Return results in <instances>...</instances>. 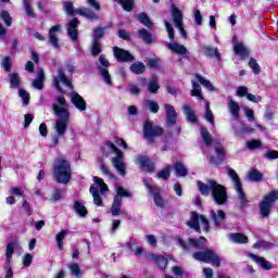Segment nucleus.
I'll return each instance as SVG.
<instances>
[{"instance_id":"5fc2aeb1","label":"nucleus","mask_w":278,"mask_h":278,"mask_svg":"<svg viewBox=\"0 0 278 278\" xmlns=\"http://www.w3.org/2000/svg\"><path fill=\"white\" fill-rule=\"evenodd\" d=\"M68 268L71 270V274L74 275V277H79V275L81 273V268L79 267V264L72 263L68 265Z\"/></svg>"},{"instance_id":"f03ea898","label":"nucleus","mask_w":278,"mask_h":278,"mask_svg":"<svg viewBox=\"0 0 278 278\" xmlns=\"http://www.w3.org/2000/svg\"><path fill=\"white\" fill-rule=\"evenodd\" d=\"M198 188L204 197H207L211 192L215 203L217 205H224L227 201V189L223 185H219L215 180H208L207 185L198 181Z\"/></svg>"},{"instance_id":"338daca9","label":"nucleus","mask_w":278,"mask_h":278,"mask_svg":"<svg viewBox=\"0 0 278 278\" xmlns=\"http://www.w3.org/2000/svg\"><path fill=\"white\" fill-rule=\"evenodd\" d=\"M5 276L4 278H14V270H12V265L4 264Z\"/></svg>"},{"instance_id":"49530a36","label":"nucleus","mask_w":278,"mask_h":278,"mask_svg":"<svg viewBox=\"0 0 278 278\" xmlns=\"http://www.w3.org/2000/svg\"><path fill=\"white\" fill-rule=\"evenodd\" d=\"M250 181H262V173L257 169H251L248 174Z\"/></svg>"},{"instance_id":"20e7f679","label":"nucleus","mask_w":278,"mask_h":278,"mask_svg":"<svg viewBox=\"0 0 278 278\" xmlns=\"http://www.w3.org/2000/svg\"><path fill=\"white\" fill-rule=\"evenodd\" d=\"M53 177L58 184L66 185L73 177V169L71 168V162L64 157L56 159L53 166Z\"/></svg>"},{"instance_id":"8fccbe9b","label":"nucleus","mask_w":278,"mask_h":278,"mask_svg":"<svg viewBox=\"0 0 278 278\" xmlns=\"http://www.w3.org/2000/svg\"><path fill=\"white\" fill-rule=\"evenodd\" d=\"M24 8L27 16L36 18V13H34V10L31 9V0H24Z\"/></svg>"},{"instance_id":"4468645a","label":"nucleus","mask_w":278,"mask_h":278,"mask_svg":"<svg viewBox=\"0 0 278 278\" xmlns=\"http://www.w3.org/2000/svg\"><path fill=\"white\" fill-rule=\"evenodd\" d=\"M99 62L101 64V66L98 67L99 73H100L104 84H106L108 86H112V76L110 75V72L108 71V66H110V61H108V59H105L104 55H100Z\"/></svg>"},{"instance_id":"bf43d9fd","label":"nucleus","mask_w":278,"mask_h":278,"mask_svg":"<svg viewBox=\"0 0 278 278\" xmlns=\"http://www.w3.org/2000/svg\"><path fill=\"white\" fill-rule=\"evenodd\" d=\"M170 177V165L157 173L159 179H168Z\"/></svg>"},{"instance_id":"6ab92c4d","label":"nucleus","mask_w":278,"mask_h":278,"mask_svg":"<svg viewBox=\"0 0 278 278\" xmlns=\"http://www.w3.org/2000/svg\"><path fill=\"white\" fill-rule=\"evenodd\" d=\"M113 53L117 62H134L135 60L132 54L129 53V51L121 49L118 47L113 48Z\"/></svg>"},{"instance_id":"473e14b6","label":"nucleus","mask_w":278,"mask_h":278,"mask_svg":"<svg viewBox=\"0 0 278 278\" xmlns=\"http://www.w3.org/2000/svg\"><path fill=\"white\" fill-rule=\"evenodd\" d=\"M33 88L37 90H42L45 88V71L39 70L37 72V78L33 81Z\"/></svg>"},{"instance_id":"72a5a7b5","label":"nucleus","mask_w":278,"mask_h":278,"mask_svg":"<svg viewBox=\"0 0 278 278\" xmlns=\"http://www.w3.org/2000/svg\"><path fill=\"white\" fill-rule=\"evenodd\" d=\"M233 51L237 55H239V58H247V55H249V48L242 42L235 43Z\"/></svg>"},{"instance_id":"412c9836","label":"nucleus","mask_w":278,"mask_h":278,"mask_svg":"<svg viewBox=\"0 0 278 278\" xmlns=\"http://www.w3.org/2000/svg\"><path fill=\"white\" fill-rule=\"evenodd\" d=\"M166 47L176 55H187V53H189L188 49L177 41L166 42Z\"/></svg>"},{"instance_id":"a211bd4d","label":"nucleus","mask_w":278,"mask_h":278,"mask_svg":"<svg viewBox=\"0 0 278 278\" xmlns=\"http://www.w3.org/2000/svg\"><path fill=\"white\" fill-rule=\"evenodd\" d=\"M210 217H211V220L213 222L214 227H216L217 229H220V227H223V225L227 218V215L224 213V211L212 210L210 212Z\"/></svg>"},{"instance_id":"69168bd1","label":"nucleus","mask_w":278,"mask_h":278,"mask_svg":"<svg viewBox=\"0 0 278 278\" xmlns=\"http://www.w3.org/2000/svg\"><path fill=\"white\" fill-rule=\"evenodd\" d=\"M249 66L256 75L260 73V65L255 59H250Z\"/></svg>"},{"instance_id":"c03bdc74","label":"nucleus","mask_w":278,"mask_h":278,"mask_svg":"<svg viewBox=\"0 0 278 278\" xmlns=\"http://www.w3.org/2000/svg\"><path fill=\"white\" fill-rule=\"evenodd\" d=\"M11 88H18L21 86V76L16 73L9 74Z\"/></svg>"},{"instance_id":"423d86ee","label":"nucleus","mask_w":278,"mask_h":278,"mask_svg":"<svg viewBox=\"0 0 278 278\" xmlns=\"http://www.w3.org/2000/svg\"><path fill=\"white\" fill-rule=\"evenodd\" d=\"M188 227H191V229H194L195 231L200 232L201 229L203 231H210V222L205 216L199 215L197 213H192L190 220L187 222Z\"/></svg>"},{"instance_id":"c85d7f7f","label":"nucleus","mask_w":278,"mask_h":278,"mask_svg":"<svg viewBox=\"0 0 278 278\" xmlns=\"http://www.w3.org/2000/svg\"><path fill=\"white\" fill-rule=\"evenodd\" d=\"M235 131V136L237 138H244L245 134H253L255 131L254 128H251L250 126H247L245 124H241L238 128L232 127Z\"/></svg>"},{"instance_id":"0eeeda50","label":"nucleus","mask_w":278,"mask_h":278,"mask_svg":"<svg viewBox=\"0 0 278 278\" xmlns=\"http://www.w3.org/2000/svg\"><path fill=\"white\" fill-rule=\"evenodd\" d=\"M93 181L96 185L90 187V192L93 197V202L96 205H103V200H101V195L99 194V190L101 194L108 192V185L103 181V178L94 177Z\"/></svg>"},{"instance_id":"79ce46f5","label":"nucleus","mask_w":278,"mask_h":278,"mask_svg":"<svg viewBox=\"0 0 278 278\" xmlns=\"http://www.w3.org/2000/svg\"><path fill=\"white\" fill-rule=\"evenodd\" d=\"M195 79L206 88V90H210V92H214V85H212V81L203 78L201 75L197 74Z\"/></svg>"},{"instance_id":"dca6fc26","label":"nucleus","mask_w":278,"mask_h":278,"mask_svg":"<svg viewBox=\"0 0 278 278\" xmlns=\"http://www.w3.org/2000/svg\"><path fill=\"white\" fill-rule=\"evenodd\" d=\"M143 186H146L148 192L150 194H152L155 205H157V207H164L165 203H164V199H162V195H160V189H157V187L149 184V181H147V179H143Z\"/></svg>"},{"instance_id":"0e129e2a","label":"nucleus","mask_w":278,"mask_h":278,"mask_svg":"<svg viewBox=\"0 0 278 278\" xmlns=\"http://www.w3.org/2000/svg\"><path fill=\"white\" fill-rule=\"evenodd\" d=\"M127 92H129L130 94L138 96L140 94V87H138V85L130 84L127 87Z\"/></svg>"},{"instance_id":"052dcab7","label":"nucleus","mask_w":278,"mask_h":278,"mask_svg":"<svg viewBox=\"0 0 278 278\" xmlns=\"http://www.w3.org/2000/svg\"><path fill=\"white\" fill-rule=\"evenodd\" d=\"M10 192L13 197H23L25 194L23 187H11Z\"/></svg>"},{"instance_id":"09e8293b","label":"nucleus","mask_w":278,"mask_h":278,"mask_svg":"<svg viewBox=\"0 0 278 278\" xmlns=\"http://www.w3.org/2000/svg\"><path fill=\"white\" fill-rule=\"evenodd\" d=\"M274 244L268 242V241H257L256 243L253 244L254 249H264L265 251L268 249H273Z\"/></svg>"},{"instance_id":"7c9ffc66","label":"nucleus","mask_w":278,"mask_h":278,"mask_svg":"<svg viewBox=\"0 0 278 278\" xmlns=\"http://www.w3.org/2000/svg\"><path fill=\"white\" fill-rule=\"evenodd\" d=\"M76 13L85 16V18H89V21H99V15L88 8L77 9Z\"/></svg>"},{"instance_id":"1a4fd4ad","label":"nucleus","mask_w":278,"mask_h":278,"mask_svg":"<svg viewBox=\"0 0 278 278\" xmlns=\"http://www.w3.org/2000/svg\"><path fill=\"white\" fill-rule=\"evenodd\" d=\"M228 175L232 179V184L235 190L238 194V199L241 205H247L249 201L247 200V194H244V190L242 189V182L240 181V177H238V173L233 169H228Z\"/></svg>"},{"instance_id":"c9c22d12","label":"nucleus","mask_w":278,"mask_h":278,"mask_svg":"<svg viewBox=\"0 0 278 278\" xmlns=\"http://www.w3.org/2000/svg\"><path fill=\"white\" fill-rule=\"evenodd\" d=\"M184 112L185 116H187L188 123H197V115L194 114V111H192V108H190V104L184 105Z\"/></svg>"},{"instance_id":"9d476101","label":"nucleus","mask_w":278,"mask_h":278,"mask_svg":"<svg viewBox=\"0 0 278 278\" xmlns=\"http://www.w3.org/2000/svg\"><path fill=\"white\" fill-rule=\"evenodd\" d=\"M176 242L184 249V251H192V249H203V247L207 244V239L204 237H200L199 239L191 238L186 242L181 238H178Z\"/></svg>"},{"instance_id":"6e6552de","label":"nucleus","mask_w":278,"mask_h":278,"mask_svg":"<svg viewBox=\"0 0 278 278\" xmlns=\"http://www.w3.org/2000/svg\"><path fill=\"white\" fill-rule=\"evenodd\" d=\"M193 257L198 262H205V264H212V266H220V257L214 253L212 250H206L204 252L193 253Z\"/></svg>"},{"instance_id":"f257e3e1","label":"nucleus","mask_w":278,"mask_h":278,"mask_svg":"<svg viewBox=\"0 0 278 278\" xmlns=\"http://www.w3.org/2000/svg\"><path fill=\"white\" fill-rule=\"evenodd\" d=\"M68 102H66L64 96L56 97L52 104V110L59 118L54 123V131L56 135L52 137L53 144H58L60 142L59 138H63L66 134V129H68V123L71 122V111H68Z\"/></svg>"},{"instance_id":"cd10ccee","label":"nucleus","mask_w":278,"mask_h":278,"mask_svg":"<svg viewBox=\"0 0 278 278\" xmlns=\"http://www.w3.org/2000/svg\"><path fill=\"white\" fill-rule=\"evenodd\" d=\"M228 240L233 242V244H247L249 242V237H247L244 233L232 232L228 235Z\"/></svg>"},{"instance_id":"2f4dec72","label":"nucleus","mask_w":278,"mask_h":278,"mask_svg":"<svg viewBox=\"0 0 278 278\" xmlns=\"http://www.w3.org/2000/svg\"><path fill=\"white\" fill-rule=\"evenodd\" d=\"M250 257L253 260V262L260 264L261 268H264L265 270H270V268H273V264H270V262L266 261L264 257H260L255 254H250Z\"/></svg>"},{"instance_id":"e2e57ef3","label":"nucleus","mask_w":278,"mask_h":278,"mask_svg":"<svg viewBox=\"0 0 278 278\" xmlns=\"http://www.w3.org/2000/svg\"><path fill=\"white\" fill-rule=\"evenodd\" d=\"M164 23L169 40H175V29L173 28V25L168 21H165Z\"/></svg>"},{"instance_id":"f704fd0d","label":"nucleus","mask_w":278,"mask_h":278,"mask_svg":"<svg viewBox=\"0 0 278 278\" xmlns=\"http://www.w3.org/2000/svg\"><path fill=\"white\" fill-rule=\"evenodd\" d=\"M200 134L202 136V142L205 147H210L213 142L212 135H210V130L205 127H200Z\"/></svg>"},{"instance_id":"603ef678","label":"nucleus","mask_w":278,"mask_h":278,"mask_svg":"<svg viewBox=\"0 0 278 278\" xmlns=\"http://www.w3.org/2000/svg\"><path fill=\"white\" fill-rule=\"evenodd\" d=\"M146 103L152 114H157V112H160V104H157V102L153 100H147Z\"/></svg>"},{"instance_id":"864d4df0","label":"nucleus","mask_w":278,"mask_h":278,"mask_svg":"<svg viewBox=\"0 0 278 278\" xmlns=\"http://www.w3.org/2000/svg\"><path fill=\"white\" fill-rule=\"evenodd\" d=\"M18 97L22 99L23 105H29V92H27L25 89H20Z\"/></svg>"},{"instance_id":"39448f33","label":"nucleus","mask_w":278,"mask_h":278,"mask_svg":"<svg viewBox=\"0 0 278 278\" xmlns=\"http://www.w3.org/2000/svg\"><path fill=\"white\" fill-rule=\"evenodd\" d=\"M115 190L116 195L114 197L113 204L111 206V214L112 216H119V214H125V212L121 211V207L123 206V197L129 199L131 198V193L121 186H117Z\"/></svg>"},{"instance_id":"a878e982","label":"nucleus","mask_w":278,"mask_h":278,"mask_svg":"<svg viewBox=\"0 0 278 278\" xmlns=\"http://www.w3.org/2000/svg\"><path fill=\"white\" fill-rule=\"evenodd\" d=\"M164 110L167 118V125H175V123H177V112L175 111V108L170 104H165Z\"/></svg>"},{"instance_id":"a18cd8bd","label":"nucleus","mask_w":278,"mask_h":278,"mask_svg":"<svg viewBox=\"0 0 278 278\" xmlns=\"http://www.w3.org/2000/svg\"><path fill=\"white\" fill-rule=\"evenodd\" d=\"M191 97H199L203 101V94L201 93V85L197 81H192Z\"/></svg>"},{"instance_id":"f8f14e48","label":"nucleus","mask_w":278,"mask_h":278,"mask_svg":"<svg viewBox=\"0 0 278 278\" xmlns=\"http://www.w3.org/2000/svg\"><path fill=\"white\" fill-rule=\"evenodd\" d=\"M172 17H173V23L175 27H177V29L179 30L181 37L188 38V34L184 28V13H181V10H179V8L175 5L172 7Z\"/></svg>"},{"instance_id":"b1692460","label":"nucleus","mask_w":278,"mask_h":278,"mask_svg":"<svg viewBox=\"0 0 278 278\" xmlns=\"http://www.w3.org/2000/svg\"><path fill=\"white\" fill-rule=\"evenodd\" d=\"M77 25H79V20H77V18H73L67 24V34H68V37L71 38V40H73V42H76L77 37H78Z\"/></svg>"},{"instance_id":"f3484780","label":"nucleus","mask_w":278,"mask_h":278,"mask_svg":"<svg viewBox=\"0 0 278 278\" xmlns=\"http://www.w3.org/2000/svg\"><path fill=\"white\" fill-rule=\"evenodd\" d=\"M60 34H62L61 25H54L49 29V42L53 49L60 48Z\"/></svg>"},{"instance_id":"4c0bfd02","label":"nucleus","mask_w":278,"mask_h":278,"mask_svg":"<svg viewBox=\"0 0 278 278\" xmlns=\"http://www.w3.org/2000/svg\"><path fill=\"white\" fill-rule=\"evenodd\" d=\"M176 177H186L188 175V168L185 167L184 163L177 162L174 166Z\"/></svg>"},{"instance_id":"3c124183","label":"nucleus","mask_w":278,"mask_h":278,"mask_svg":"<svg viewBox=\"0 0 278 278\" xmlns=\"http://www.w3.org/2000/svg\"><path fill=\"white\" fill-rule=\"evenodd\" d=\"M205 115L204 118L207 121V123H211V125H214V113H212V110H210V102L205 103Z\"/></svg>"},{"instance_id":"6e6d98bb","label":"nucleus","mask_w":278,"mask_h":278,"mask_svg":"<svg viewBox=\"0 0 278 278\" xmlns=\"http://www.w3.org/2000/svg\"><path fill=\"white\" fill-rule=\"evenodd\" d=\"M243 111H244V115L248 118L249 123H253V121H255V112H253L252 109L249 106H244Z\"/></svg>"},{"instance_id":"a19ab883","label":"nucleus","mask_w":278,"mask_h":278,"mask_svg":"<svg viewBox=\"0 0 278 278\" xmlns=\"http://www.w3.org/2000/svg\"><path fill=\"white\" fill-rule=\"evenodd\" d=\"M138 21L142 23L148 29H151L153 27V23L151 22V18H149V15L147 13H140L137 16Z\"/></svg>"},{"instance_id":"aec40b11","label":"nucleus","mask_w":278,"mask_h":278,"mask_svg":"<svg viewBox=\"0 0 278 278\" xmlns=\"http://www.w3.org/2000/svg\"><path fill=\"white\" fill-rule=\"evenodd\" d=\"M71 101L78 112H86V100L79 93L73 91L71 93Z\"/></svg>"},{"instance_id":"c756f323","label":"nucleus","mask_w":278,"mask_h":278,"mask_svg":"<svg viewBox=\"0 0 278 278\" xmlns=\"http://www.w3.org/2000/svg\"><path fill=\"white\" fill-rule=\"evenodd\" d=\"M18 247V242L14 241V242H9L7 244V249H5V257H7V262L5 264L8 265H12V256L14 255V249H16Z\"/></svg>"},{"instance_id":"680f3d73","label":"nucleus","mask_w":278,"mask_h":278,"mask_svg":"<svg viewBox=\"0 0 278 278\" xmlns=\"http://www.w3.org/2000/svg\"><path fill=\"white\" fill-rule=\"evenodd\" d=\"M245 144H247L248 149L253 151V150L260 149V147H262V141H260V140H250V141H247Z\"/></svg>"},{"instance_id":"5701e85b","label":"nucleus","mask_w":278,"mask_h":278,"mask_svg":"<svg viewBox=\"0 0 278 278\" xmlns=\"http://www.w3.org/2000/svg\"><path fill=\"white\" fill-rule=\"evenodd\" d=\"M136 164H139V166L147 173H153V170H155V165L147 156L137 157Z\"/></svg>"},{"instance_id":"7ed1b4c3","label":"nucleus","mask_w":278,"mask_h":278,"mask_svg":"<svg viewBox=\"0 0 278 278\" xmlns=\"http://www.w3.org/2000/svg\"><path fill=\"white\" fill-rule=\"evenodd\" d=\"M102 154L105 157H109L110 153H115V157L112 159V164L114 168L117 170L118 175L125 177L127 174L126 168L127 164L125 163V155L123 151H121L112 142H106L101 147Z\"/></svg>"},{"instance_id":"4be33fe9","label":"nucleus","mask_w":278,"mask_h":278,"mask_svg":"<svg viewBox=\"0 0 278 278\" xmlns=\"http://www.w3.org/2000/svg\"><path fill=\"white\" fill-rule=\"evenodd\" d=\"M200 53H203L206 58H215V60H220V52H218V48H214L212 46L203 45L200 47Z\"/></svg>"},{"instance_id":"ddd939ff","label":"nucleus","mask_w":278,"mask_h":278,"mask_svg":"<svg viewBox=\"0 0 278 278\" xmlns=\"http://www.w3.org/2000/svg\"><path fill=\"white\" fill-rule=\"evenodd\" d=\"M164 134V129L159 126H153L151 122H146L143 125V136L149 140V142H153V138H157Z\"/></svg>"},{"instance_id":"e433bc0d","label":"nucleus","mask_w":278,"mask_h":278,"mask_svg":"<svg viewBox=\"0 0 278 278\" xmlns=\"http://www.w3.org/2000/svg\"><path fill=\"white\" fill-rule=\"evenodd\" d=\"M74 210L76 214H78V216H80L81 218H84L86 214H88V208H86V205H84V202L81 201H76L74 203Z\"/></svg>"},{"instance_id":"de8ad7c7","label":"nucleus","mask_w":278,"mask_h":278,"mask_svg":"<svg viewBox=\"0 0 278 278\" xmlns=\"http://www.w3.org/2000/svg\"><path fill=\"white\" fill-rule=\"evenodd\" d=\"M139 37H140L143 41H146L147 45H151V42H153V39H152V37H151V34H150L147 29H144V28H142V29L139 30Z\"/></svg>"},{"instance_id":"13d9d810","label":"nucleus","mask_w":278,"mask_h":278,"mask_svg":"<svg viewBox=\"0 0 278 278\" xmlns=\"http://www.w3.org/2000/svg\"><path fill=\"white\" fill-rule=\"evenodd\" d=\"M1 18L4 22V24L7 25V27L12 26V16H10V13L8 11H2Z\"/></svg>"},{"instance_id":"37998d69","label":"nucleus","mask_w":278,"mask_h":278,"mask_svg":"<svg viewBox=\"0 0 278 278\" xmlns=\"http://www.w3.org/2000/svg\"><path fill=\"white\" fill-rule=\"evenodd\" d=\"M66 238V230H61L56 237H55V240H56V243H58V249L60 251H64V239Z\"/></svg>"},{"instance_id":"ea45409f","label":"nucleus","mask_w":278,"mask_h":278,"mask_svg":"<svg viewBox=\"0 0 278 278\" xmlns=\"http://www.w3.org/2000/svg\"><path fill=\"white\" fill-rule=\"evenodd\" d=\"M130 71L132 73H135V75H142V73L144 71H147V67L144 66V64L142 62H135L131 66H130Z\"/></svg>"},{"instance_id":"393cba45","label":"nucleus","mask_w":278,"mask_h":278,"mask_svg":"<svg viewBox=\"0 0 278 278\" xmlns=\"http://www.w3.org/2000/svg\"><path fill=\"white\" fill-rule=\"evenodd\" d=\"M228 110L235 121H240V104L232 98H228Z\"/></svg>"},{"instance_id":"2eb2a0df","label":"nucleus","mask_w":278,"mask_h":278,"mask_svg":"<svg viewBox=\"0 0 278 278\" xmlns=\"http://www.w3.org/2000/svg\"><path fill=\"white\" fill-rule=\"evenodd\" d=\"M60 84H62L66 88L73 89V84H71V80L66 78V75L64 74V71L62 68L58 70V75L53 79V87L56 88L59 92H64L62 90V87H60Z\"/></svg>"},{"instance_id":"774afa93","label":"nucleus","mask_w":278,"mask_h":278,"mask_svg":"<svg viewBox=\"0 0 278 278\" xmlns=\"http://www.w3.org/2000/svg\"><path fill=\"white\" fill-rule=\"evenodd\" d=\"M265 157H267V160H278V151L269 150L265 153Z\"/></svg>"},{"instance_id":"58836bf2","label":"nucleus","mask_w":278,"mask_h":278,"mask_svg":"<svg viewBox=\"0 0 278 278\" xmlns=\"http://www.w3.org/2000/svg\"><path fill=\"white\" fill-rule=\"evenodd\" d=\"M157 81V76H152L150 79L148 90L151 94H157V91L160 90V84Z\"/></svg>"},{"instance_id":"4d7b16f0","label":"nucleus","mask_w":278,"mask_h":278,"mask_svg":"<svg viewBox=\"0 0 278 278\" xmlns=\"http://www.w3.org/2000/svg\"><path fill=\"white\" fill-rule=\"evenodd\" d=\"M99 53H101V43L99 42V40L93 39L91 54L99 55Z\"/></svg>"},{"instance_id":"9b49d317","label":"nucleus","mask_w":278,"mask_h":278,"mask_svg":"<svg viewBox=\"0 0 278 278\" xmlns=\"http://www.w3.org/2000/svg\"><path fill=\"white\" fill-rule=\"evenodd\" d=\"M277 199H278V191H271L268 193V195H266L263 199L260 205V212L264 218H267V216L270 214V207H273V203H275Z\"/></svg>"},{"instance_id":"bb28decb","label":"nucleus","mask_w":278,"mask_h":278,"mask_svg":"<svg viewBox=\"0 0 278 278\" xmlns=\"http://www.w3.org/2000/svg\"><path fill=\"white\" fill-rule=\"evenodd\" d=\"M148 260H151L152 262H155L159 268L161 270H164L166 266L168 265V260L162 255H155L153 253L148 254Z\"/></svg>"}]
</instances>
